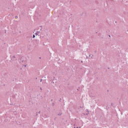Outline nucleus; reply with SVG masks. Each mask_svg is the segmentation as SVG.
I'll return each instance as SVG.
<instances>
[{"label": "nucleus", "instance_id": "obj_11", "mask_svg": "<svg viewBox=\"0 0 128 128\" xmlns=\"http://www.w3.org/2000/svg\"><path fill=\"white\" fill-rule=\"evenodd\" d=\"M38 114H40V111H39V112H38Z\"/></svg>", "mask_w": 128, "mask_h": 128}, {"label": "nucleus", "instance_id": "obj_3", "mask_svg": "<svg viewBox=\"0 0 128 128\" xmlns=\"http://www.w3.org/2000/svg\"><path fill=\"white\" fill-rule=\"evenodd\" d=\"M35 34L36 35V36H38V32H36V34Z\"/></svg>", "mask_w": 128, "mask_h": 128}, {"label": "nucleus", "instance_id": "obj_17", "mask_svg": "<svg viewBox=\"0 0 128 128\" xmlns=\"http://www.w3.org/2000/svg\"><path fill=\"white\" fill-rule=\"evenodd\" d=\"M36 116H38V112L36 113Z\"/></svg>", "mask_w": 128, "mask_h": 128}, {"label": "nucleus", "instance_id": "obj_2", "mask_svg": "<svg viewBox=\"0 0 128 128\" xmlns=\"http://www.w3.org/2000/svg\"><path fill=\"white\" fill-rule=\"evenodd\" d=\"M15 59H16V56H14L12 58H11L12 60H14Z\"/></svg>", "mask_w": 128, "mask_h": 128}, {"label": "nucleus", "instance_id": "obj_22", "mask_svg": "<svg viewBox=\"0 0 128 128\" xmlns=\"http://www.w3.org/2000/svg\"><path fill=\"white\" fill-rule=\"evenodd\" d=\"M36 80H38V78H36Z\"/></svg>", "mask_w": 128, "mask_h": 128}, {"label": "nucleus", "instance_id": "obj_12", "mask_svg": "<svg viewBox=\"0 0 128 128\" xmlns=\"http://www.w3.org/2000/svg\"><path fill=\"white\" fill-rule=\"evenodd\" d=\"M109 38H110V35H108Z\"/></svg>", "mask_w": 128, "mask_h": 128}, {"label": "nucleus", "instance_id": "obj_9", "mask_svg": "<svg viewBox=\"0 0 128 128\" xmlns=\"http://www.w3.org/2000/svg\"><path fill=\"white\" fill-rule=\"evenodd\" d=\"M37 32H38V34H40V31Z\"/></svg>", "mask_w": 128, "mask_h": 128}, {"label": "nucleus", "instance_id": "obj_20", "mask_svg": "<svg viewBox=\"0 0 128 128\" xmlns=\"http://www.w3.org/2000/svg\"><path fill=\"white\" fill-rule=\"evenodd\" d=\"M40 90H42V88H40Z\"/></svg>", "mask_w": 128, "mask_h": 128}, {"label": "nucleus", "instance_id": "obj_10", "mask_svg": "<svg viewBox=\"0 0 128 128\" xmlns=\"http://www.w3.org/2000/svg\"><path fill=\"white\" fill-rule=\"evenodd\" d=\"M42 79H41V80H40V82H42Z\"/></svg>", "mask_w": 128, "mask_h": 128}, {"label": "nucleus", "instance_id": "obj_19", "mask_svg": "<svg viewBox=\"0 0 128 128\" xmlns=\"http://www.w3.org/2000/svg\"><path fill=\"white\" fill-rule=\"evenodd\" d=\"M62 100V98H60V100Z\"/></svg>", "mask_w": 128, "mask_h": 128}, {"label": "nucleus", "instance_id": "obj_26", "mask_svg": "<svg viewBox=\"0 0 128 128\" xmlns=\"http://www.w3.org/2000/svg\"><path fill=\"white\" fill-rule=\"evenodd\" d=\"M89 56H90V55H89Z\"/></svg>", "mask_w": 128, "mask_h": 128}, {"label": "nucleus", "instance_id": "obj_8", "mask_svg": "<svg viewBox=\"0 0 128 128\" xmlns=\"http://www.w3.org/2000/svg\"><path fill=\"white\" fill-rule=\"evenodd\" d=\"M15 18H18V16H16Z\"/></svg>", "mask_w": 128, "mask_h": 128}, {"label": "nucleus", "instance_id": "obj_23", "mask_svg": "<svg viewBox=\"0 0 128 128\" xmlns=\"http://www.w3.org/2000/svg\"><path fill=\"white\" fill-rule=\"evenodd\" d=\"M51 102H52V100H51Z\"/></svg>", "mask_w": 128, "mask_h": 128}, {"label": "nucleus", "instance_id": "obj_7", "mask_svg": "<svg viewBox=\"0 0 128 128\" xmlns=\"http://www.w3.org/2000/svg\"><path fill=\"white\" fill-rule=\"evenodd\" d=\"M84 108V106L82 107L80 106V108Z\"/></svg>", "mask_w": 128, "mask_h": 128}, {"label": "nucleus", "instance_id": "obj_28", "mask_svg": "<svg viewBox=\"0 0 128 128\" xmlns=\"http://www.w3.org/2000/svg\"><path fill=\"white\" fill-rule=\"evenodd\" d=\"M87 110V112H88V110Z\"/></svg>", "mask_w": 128, "mask_h": 128}, {"label": "nucleus", "instance_id": "obj_27", "mask_svg": "<svg viewBox=\"0 0 128 128\" xmlns=\"http://www.w3.org/2000/svg\"><path fill=\"white\" fill-rule=\"evenodd\" d=\"M81 62H82V61H81Z\"/></svg>", "mask_w": 128, "mask_h": 128}, {"label": "nucleus", "instance_id": "obj_29", "mask_svg": "<svg viewBox=\"0 0 128 128\" xmlns=\"http://www.w3.org/2000/svg\"><path fill=\"white\" fill-rule=\"evenodd\" d=\"M77 90H78V89Z\"/></svg>", "mask_w": 128, "mask_h": 128}, {"label": "nucleus", "instance_id": "obj_4", "mask_svg": "<svg viewBox=\"0 0 128 128\" xmlns=\"http://www.w3.org/2000/svg\"><path fill=\"white\" fill-rule=\"evenodd\" d=\"M58 116H62V113L60 112L59 114H58Z\"/></svg>", "mask_w": 128, "mask_h": 128}, {"label": "nucleus", "instance_id": "obj_21", "mask_svg": "<svg viewBox=\"0 0 128 128\" xmlns=\"http://www.w3.org/2000/svg\"><path fill=\"white\" fill-rule=\"evenodd\" d=\"M52 104H53V105L54 104V103H52Z\"/></svg>", "mask_w": 128, "mask_h": 128}, {"label": "nucleus", "instance_id": "obj_18", "mask_svg": "<svg viewBox=\"0 0 128 128\" xmlns=\"http://www.w3.org/2000/svg\"><path fill=\"white\" fill-rule=\"evenodd\" d=\"M39 58L40 60V58H42L40 57Z\"/></svg>", "mask_w": 128, "mask_h": 128}, {"label": "nucleus", "instance_id": "obj_16", "mask_svg": "<svg viewBox=\"0 0 128 128\" xmlns=\"http://www.w3.org/2000/svg\"><path fill=\"white\" fill-rule=\"evenodd\" d=\"M52 82H53V84H54V80H53Z\"/></svg>", "mask_w": 128, "mask_h": 128}, {"label": "nucleus", "instance_id": "obj_30", "mask_svg": "<svg viewBox=\"0 0 128 128\" xmlns=\"http://www.w3.org/2000/svg\"><path fill=\"white\" fill-rule=\"evenodd\" d=\"M77 128H78V127H77Z\"/></svg>", "mask_w": 128, "mask_h": 128}, {"label": "nucleus", "instance_id": "obj_24", "mask_svg": "<svg viewBox=\"0 0 128 128\" xmlns=\"http://www.w3.org/2000/svg\"><path fill=\"white\" fill-rule=\"evenodd\" d=\"M86 58H88V56H86Z\"/></svg>", "mask_w": 128, "mask_h": 128}, {"label": "nucleus", "instance_id": "obj_1", "mask_svg": "<svg viewBox=\"0 0 128 128\" xmlns=\"http://www.w3.org/2000/svg\"><path fill=\"white\" fill-rule=\"evenodd\" d=\"M20 60H22V62H27L26 58L24 56H22Z\"/></svg>", "mask_w": 128, "mask_h": 128}, {"label": "nucleus", "instance_id": "obj_14", "mask_svg": "<svg viewBox=\"0 0 128 128\" xmlns=\"http://www.w3.org/2000/svg\"><path fill=\"white\" fill-rule=\"evenodd\" d=\"M24 66V68H26V65Z\"/></svg>", "mask_w": 128, "mask_h": 128}, {"label": "nucleus", "instance_id": "obj_15", "mask_svg": "<svg viewBox=\"0 0 128 128\" xmlns=\"http://www.w3.org/2000/svg\"><path fill=\"white\" fill-rule=\"evenodd\" d=\"M52 82H53V84H54V80H53Z\"/></svg>", "mask_w": 128, "mask_h": 128}, {"label": "nucleus", "instance_id": "obj_6", "mask_svg": "<svg viewBox=\"0 0 128 128\" xmlns=\"http://www.w3.org/2000/svg\"><path fill=\"white\" fill-rule=\"evenodd\" d=\"M111 106H114V104L113 103H111Z\"/></svg>", "mask_w": 128, "mask_h": 128}, {"label": "nucleus", "instance_id": "obj_13", "mask_svg": "<svg viewBox=\"0 0 128 128\" xmlns=\"http://www.w3.org/2000/svg\"><path fill=\"white\" fill-rule=\"evenodd\" d=\"M92 56H94V55H92V56H91V58H92Z\"/></svg>", "mask_w": 128, "mask_h": 128}, {"label": "nucleus", "instance_id": "obj_25", "mask_svg": "<svg viewBox=\"0 0 128 128\" xmlns=\"http://www.w3.org/2000/svg\"><path fill=\"white\" fill-rule=\"evenodd\" d=\"M5 32H6V31H5Z\"/></svg>", "mask_w": 128, "mask_h": 128}, {"label": "nucleus", "instance_id": "obj_5", "mask_svg": "<svg viewBox=\"0 0 128 128\" xmlns=\"http://www.w3.org/2000/svg\"><path fill=\"white\" fill-rule=\"evenodd\" d=\"M36 38V36L34 34L33 35V38Z\"/></svg>", "mask_w": 128, "mask_h": 128}]
</instances>
